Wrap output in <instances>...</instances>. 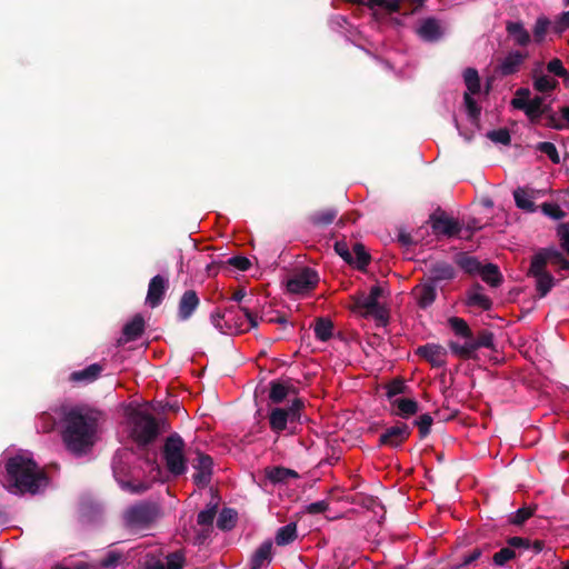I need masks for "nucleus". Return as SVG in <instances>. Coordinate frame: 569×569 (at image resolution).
Returning a JSON list of instances; mask_svg holds the SVG:
<instances>
[{
    "label": "nucleus",
    "mask_w": 569,
    "mask_h": 569,
    "mask_svg": "<svg viewBox=\"0 0 569 569\" xmlns=\"http://www.w3.org/2000/svg\"><path fill=\"white\" fill-rule=\"evenodd\" d=\"M99 412L89 408L76 407L64 416L63 441L72 453L82 455L94 443Z\"/></svg>",
    "instance_id": "obj_1"
},
{
    "label": "nucleus",
    "mask_w": 569,
    "mask_h": 569,
    "mask_svg": "<svg viewBox=\"0 0 569 569\" xmlns=\"http://www.w3.org/2000/svg\"><path fill=\"white\" fill-rule=\"evenodd\" d=\"M6 487L12 493L36 495L48 486L49 479L34 460L14 456L6 462Z\"/></svg>",
    "instance_id": "obj_2"
},
{
    "label": "nucleus",
    "mask_w": 569,
    "mask_h": 569,
    "mask_svg": "<svg viewBox=\"0 0 569 569\" xmlns=\"http://www.w3.org/2000/svg\"><path fill=\"white\" fill-rule=\"evenodd\" d=\"M559 267L566 263L562 253L553 248L540 249L531 259L528 276L536 280V290L540 298L546 297L555 286V278L547 271V264Z\"/></svg>",
    "instance_id": "obj_3"
},
{
    "label": "nucleus",
    "mask_w": 569,
    "mask_h": 569,
    "mask_svg": "<svg viewBox=\"0 0 569 569\" xmlns=\"http://www.w3.org/2000/svg\"><path fill=\"white\" fill-rule=\"evenodd\" d=\"M131 436L138 447L144 448L156 441L162 430L166 431L168 426L163 419H156L152 415L136 410L131 415Z\"/></svg>",
    "instance_id": "obj_4"
},
{
    "label": "nucleus",
    "mask_w": 569,
    "mask_h": 569,
    "mask_svg": "<svg viewBox=\"0 0 569 569\" xmlns=\"http://www.w3.org/2000/svg\"><path fill=\"white\" fill-rule=\"evenodd\" d=\"M303 408V400L297 398L287 408L276 407L271 409L269 412L270 429L277 435L284 430H288L290 435H295L297 427L302 423Z\"/></svg>",
    "instance_id": "obj_5"
},
{
    "label": "nucleus",
    "mask_w": 569,
    "mask_h": 569,
    "mask_svg": "<svg viewBox=\"0 0 569 569\" xmlns=\"http://www.w3.org/2000/svg\"><path fill=\"white\" fill-rule=\"evenodd\" d=\"M159 515L160 508L157 503L142 501L126 509L123 512V523L131 532L139 533L150 529Z\"/></svg>",
    "instance_id": "obj_6"
},
{
    "label": "nucleus",
    "mask_w": 569,
    "mask_h": 569,
    "mask_svg": "<svg viewBox=\"0 0 569 569\" xmlns=\"http://www.w3.org/2000/svg\"><path fill=\"white\" fill-rule=\"evenodd\" d=\"M239 310L243 312L246 321H236L234 325H231V321L233 320L231 318L233 315V308H227L224 312H220L219 310L212 312L210 316L211 323L220 332L227 335L242 333L258 327L257 317L249 308L239 307Z\"/></svg>",
    "instance_id": "obj_7"
},
{
    "label": "nucleus",
    "mask_w": 569,
    "mask_h": 569,
    "mask_svg": "<svg viewBox=\"0 0 569 569\" xmlns=\"http://www.w3.org/2000/svg\"><path fill=\"white\" fill-rule=\"evenodd\" d=\"M186 443L178 433L170 435L162 447V458L167 470L174 477L187 472Z\"/></svg>",
    "instance_id": "obj_8"
},
{
    "label": "nucleus",
    "mask_w": 569,
    "mask_h": 569,
    "mask_svg": "<svg viewBox=\"0 0 569 569\" xmlns=\"http://www.w3.org/2000/svg\"><path fill=\"white\" fill-rule=\"evenodd\" d=\"M451 353L462 360L476 359L477 350L480 348H495V335L489 330H481L477 337L472 335L469 341L460 345L456 341L448 343Z\"/></svg>",
    "instance_id": "obj_9"
},
{
    "label": "nucleus",
    "mask_w": 569,
    "mask_h": 569,
    "mask_svg": "<svg viewBox=\"0 0 569 569\" xmlns=\"http://www.w3.org/2000/svg\"><path fill=\"white\" fill-rule=\"evenodd\" d=\"M318 282V272L309 267H305L288 279L287 289L291 293L305 295L313 290Z\"/></svg>",
    "instance_id": "obj_10"
},
{
    "label": "nucleus",
    "mask_w": 569,
    "mask_h": 569,
    "mask_svg": "<svg viewBox=\"0 0 569 569\" xmlns=\"http://www.w3.org/2000/svg\"><path fill=\"white\" fill-rule=\"evenodd\" d=\"M431 229L437 236L456 237L462 230L458 220L448 217L443 211H438L429 217Z\"/></svg>",
    "instance_id": "obj_11"
},
{
    "label": "nucleus",
    "mask_w": 569,
    "mask_h": 569,
    "mask_svg": "<svg viewBox=\"0 0 569 569\" xmlns=\"http://www.w3.org/2000/svg\"><path fill=\"white\" fill-rule=\"evenodd\" d=\"M423 277L438 288H442V282L447 283L456 278V270L451 263L438 260L429 264Z\"/></svg>",
    "instance_id": "obj_12"
},
{
    "label": "nucleus",
    "mask_w": 569,
    "mask_h": 569,
    "mask_svg": "<svg viewBox=\"0 0 569 569\" xmlns=\"http://www.w3.org/2000/svg\"><path fill=\"white\" fill-rule=\"evenodd\" d=\"M196 473L192 479L199 488H206L210 485L213 473V459L203 452L198 451V457L193 461Z\"/></svg>",
    "instance_id": "obj_13"
},
{
    "label": "nucleus",
    "mask_w": 569,
    "mask_h": 569,
    "mask_svg": "<svg viewBox=\"0 0 569 569\" xmlns=\"http://www.w3.org/2000/svg\"><path fill=\"white\" fill-rule=\"evenodd\" d=\"M411 435V429L405 422L387 428L379 437L380 446H388L391 448L400 447Z\"/></svg>",
    "instance_id": "obj_14"
},
{
    "label": "nucleus",
    "mask_w": 569,
    "mask_h": 569,
    "mask_svg": "<svg viewBox=\"0 0 569 569\" xmlns=\"http://www.w3.org/2000/svg\"><path fill=\"white\" fill-rule=\"evenodd\" d=\"M168 288V279L160 274L152 277L148 286L146 303L152 309L159 307L164 299Z\"/></svg>",
    "instance_id": "obj_15"
},
{
    "label": "nucleus",
    "mask_w": 569,
    "mask_h": 569,
    "mask_svg": "<svg viewBox=\"0 0 569 569\" xmlns=\"http://www.w3.org/2000/svg\"><path fill=\"white\" fill-rule=\"evenodd\" d=\"M437 286L428 281L425 277L420 283L412 289V295L419 308L427 309L437 299Z\"/></svg>",
    "instance_id": "obj_16"
},
{
    "label": "nucleus",
    "mask_w": 569,
    "mask_h": 569,
    "mask_svg": "<svg viewBox=\"0 0 569 569\" xmlns=\"http://www.w3.org/2000/svg\"><path fill=\"white\" fill-rule=\"evenodd\" d=\"M416 353L435 368H441L446 365L447 350L440 345L426 343L419 346Z\"/></svg>",
    "instance_id": "obj_17"
},
{
    "label": "nucleus",
    "mask_w": 569,
    "mask_h": 569,
    "mask_svg": "<svg viewBox=\"0 0 569 569\" xmlns=\"http://www.w3.org/2000/svg\"><path fill=\"white\" fill-rule=\"evenodd\" d=\"M146 321L142 315L137 313L134 317L124 325L122 329V338L118 340L119 345H123L130 341H136L144 332Z\"/></svg>",
    "instance_id": "obj_18"
},
{
    "label": "nucleus",
    "mask_w": 569,
    "mask_h": 569,
    "mask_svg": "<svg viewBox=\"0 0 569 569\" xmlns=\"http://www.w3.org/2000/svg\"><path fill=\"white\" fill-rule=\"evenodd\" d=\"M526 59L527 53L511 51L500 61L496 71L502 77L513 74L519 70Z\"/></svg>",
    "instance_id": "obj_19"
},
{
    "label": "nucleus",
    "mask_w": 569,
    "mask_h": 569,
    "mask_svg": "<svg viewBox=\"0 0 569 569\" xmlns=\"http://www.w3.org/2000/svg\"><path fill=\"white\" fill-rule=\"evenodd\" d=\"M417 33L426 42H437L443 36L441 26L436 18L425 19L417 29Z\"/></svg>",
    "instance_id": "obj_20"
},
{
    "label": "nucleus",
    "mask_w": 569,
    "mask_h": 569,
    "mask_svg": "<svg viewBox=\"0 0 569 569\" xmlns=\"http://www.w3.org/2000/svg\"><path fill=\"white\" fill-rule=\"evenodd\" d=\"M200 300L194 290H187L180 298L178 306V318L181 321L188 320L199 307Z\"/></svg>",
    "instance_id": "obj_21"
},
{
    "label": "nucleus",
    "mask_w": 569,
    "mask_h": 569,
    "mask_svg": "<svg viewBox=\"0 0 569 569\" xmlns=\"http://www.w3.org/2000/svg\"><path fill=\"white\" fill-rule=\"evenodd\" d=\"M269 399L272 403H281L289 395H297V388L289 381L271 380Z\"/></svg>",
    "instance_id": "obj_22"
},
{
    "label": "nucleus",
    "mask_w": 569,
    "mask_h": 569,
    "mask_svg": "<svg viewBox=\"0 0 569 569\" xmlns=\"http://www.w3.org/2000/svg\"><path fill=\"white\" fill-rule=\"evenodd\" d=\"M102 371V365L92 363L84 369L71 372L69 376V380L73 383L88 385L96 381L100 377Z\"/></svg>",
    "instance_id": "obj_23"
},
{
    "label": "nucleus",
    "mask_w": 569,
    "mask_h": 569,
    "mask_svg": "<svg viewBox=\"0 0 569 569\" xmlns=\"http://www.w3.org/2000/svg\"><path fill=\"white\" fill-rule=\"evenodd\" d=\"M218 511V505H208L207 509L200 511L197 516V523L203 527L201 533L198 536V539L202 542L208 538L209 533L212 531L213 520L216 518Z\"/></svg>",
    "instance_id": "obj_24"
},
{
    "label": "nucleus",
    "mask_w": 569,
    "mask_h": 569,
    "mask_svg": "<svg viewBox=\"0 0 569 569\" xmlns=\"http://www.w3.org/2000/svg\"><path fill=\"white\" fill-rule=\"evenodd\" d=\"M264 476L272 483H288L290 479L300 477L296 470L282 466L267 467Z\"/></svg>",
    "instance_id": "obj_25"
},
{
    "label": "nucleus",
    "mask_w": 569,
    "mask_h": 569,
    "mask_svg": "<svg viewBox=\"0 0 569 569\" xmlns=\"http://www.w3.org/2000/svg\"><path fill=\"white\" fill-rule=\"evenodd\" d=\"M506 31L516 46L526 47L530 43V34L520 21H507Z\"/></svg>",
    "instance_id": "obj_26"
},
{
    "label": "nucleus",
    "mask_w": 569,
    "mask_h": 569,
    "mask_svg": "<svg viewBox=\"0 0 569 569\" xmlns=\"http://www.w3.org/2000/svg\"><path fill=\"white\" fill-rule=\"evenodd\" d=\"M391 407L396 409L392 415L402 419H408L419 411V403L409 398H396L391 401Z\"/></svg>",
    "instance_id": "obj_27"
},
{
    "label": "nucleus",
    "mask_w": 569,
    "mask_h": 569,
    "mask_svg": "<svg viewBox=\"0 0 569 569\" xmlns=\"http://www.w3.org/2000/svg\"><path fill=\"white\" fill-rule=\"evenodd\" d=\"M382 293L383 289L379 284L372 286L368 296L361 295L355 298V309L359 313L367 309H372V307L380 305L378 300Z\"/></svg>",
    "instance_id": "obj_28"
},
{
    "label": "nucleus",
    "mask_w": 569,
    "mask_h": 569,
    "mask_svg": "<svg viewBox=\"0 0 569 569\" xmlns=\"http://www.w3.org/2000/svg\"><path fill=\"white\" fill-rule=\"evenodd\" d=\"M482 287L477 283L467 292L466 305L469 307H478L485 311H488L492 308V301L489 297L482 295L480 292Z\"/></svg>",
    "instance_id": "obj_29"
},
{
    "label": "nucleus",
    "mask_w": 569,
    "mask_h": 569,
    "mask_svg": "<svg viewBox=\"0 0 569 569\" xmlns=\"http://www.w3.org/2000/svg\"><path fill=\"white\" fill-rule=\"evenodd\" d=\"M478 274L482 280L491 287H499L503 280L502 274L497 264L488 262L482 264Z\"/></svg>",
    "instance_id": "obj_30"
},
{
    "label": "nucleus",
    "mask_w": 569,
    "mask_h": 569,
    "mask_svg": "<svg viewBox=\"0 0 569 569\" xmlns=\"http://www.w3.org/2000/svg\"><path fill=\"white\" fill-rule=\"evenodd\" d=\"M510 104L512 108L521 110L525 112V114L528 117L530 122L532 123H539L541 120L540 111L541 108L538 106H535L530 101H521L520 99H512Z\"/></svg>",
    "instance_id": "obj_31"
},
{
    "label": "nucleus",
    "mask_w": 569,
    "mask_h": 569,
    "mask_svg": "<svg viewBox=\"0 0 569 569\" xmlns=\"http://www.w3.org/2000/svg\"><path fill=\"white\" fill-rule=\"evenodd\" d=\"M272 542H262L251 558V569H260L266 561L271 560Z\"/></svg>",
    "instance_id": "obj_32"
},
{
    "label": "nucleus",
    "mask_w": 569,
    "mask_h": 569,
    "mask_svg": "<svg viewBox=\"0 0 569 569\" xmlns=\"http://www.w3.org/2000/svg\"><path fill=\"white\" fill-rule=\"evenodd\" d=\"M456 263L468 274H478L482 263L466 252L456 256Z\"/></svg>",
    "instance_id": "obj_33"
},
{
    "label": "nucleus",
    "mask_w": 569,
    "mask_h": 569,
    "mask_svg": "<svg viewBox=\"0 0 569 569\" xmlns=\"http://www.w3.org/2000/svg\"><path fill=\"white\" fill-rule=\"evenodd\" d=\"M313 330L316 338L322 342H326L333 335V322L329 318H317L315 321Z\"/></svg>",
    "instance_id": "obj_34"
},
{
    "label": "nucleus",
    "mask_w": 569,
    "mask_h": 569,
    "mask_svg": "<svg viewBox=\"0 0 569 569\" xmlns=\"http://www.w3.org/2000/svg\"><path fill=\"white\" fill-rule=\"evenodd\" d=\"M338 216V210L335 208H327L309 216V221L316 227H326L333 222Z\"/></svg>",
    "instance_id": "obj_35"
},
{
    "label": "nucleus",
    "mask_w": 569,
    "mask_h": 569,
    "mask_svg": "<svg viewBox=\"0 0 569 569\" xmlns=\"http://www.w3.org/2000/svg\"><path fill=\"white\" fill-rule=\"evenodd\" d=\"M489 550V543H483L482 546L475 547L469 552L462 556L461 562L456 568L461 569L463 567L475 565L479 559L482 558L485 553L488 555Z\"/></svg>",
    "instance_id": "obj_36"
},
{
    "label": "nucleus",
    "mask_w": 569,
    "mask_h": 569,
    "mask_svg": "<svg viewBox=\"0 0 569 569\" xmlns=\"http://www.w3.org/2000/svg\"><path fill=\"white\" fill-rule=\"evenodd\" d=\"M238 519V513L232 508H223L217 520V527L222 531H229L234 528Z\"/></svg>",
    "instance_id": "obj_37"
},
{
    "label": "nucleus",
    "mask_w": 569,
    "mask_h": 569,
    "mask_svg": "<svg viewBox=\"0 0 569 569\" xmlns=\"http://www.w3.org/2000/svg\"><path fill=\"white\" fill-rule=\"evenodd\" d=\"M297 538V525L290 522L278 529L276 535V543L278 546H287L295 541Z\"/></svg>",
    "instance_id": "obj_38"
},
{
    "label": "nucleus",
    "mask_w": 569,
    "mask_h": 569,
    "mask_svg": "<svg viewBox=\"0 0 569 569\" xmlns=\"http://www.w3.org/2000/svg\"><path fill=\"white\" fill-rule=\"evenodd\" d=\"M360 316L363 318H373L378 326H387L389 322V311L383 305H378L372 307V309H367L360 312Z\"/></svg>",
    "instance_id": "obj_39"
},
{
    "label": "nucleus",
    "mask_w": 569,
    "mask_h": 569,
    "mask_svg": "<svg viewBox=\"0 0 569 569\" xmlns=\"http://www.w3.org/2000/svg\"><path fill=\"white\" fill-rule=\"evenodd\" d=\"M448 323L451 330L457 336L465 338L466 341H469L472 338L473 332L465 319L459 317H451L448 319Z\"/></svg>",
    "instance_id": "obj_40"
},
{
    "label": "nucleus",
    "mask_w": 569,
    "mask_h": 569,
    "mask_svg": "<svg viewBox=\"0 0 569 569\" xmlns=\"http://www.w3.org/2000/svg\"><path fill=\"white\" fill-rule=\"evenodd\" d=\"M352 250L355 252L353 264L360 271H365L371 261L370 253L366 250V247L361 242H355Z\"/></svg>",
    "instance_id": "obj_41"
},
{
    "label": "nucleus",
    "mask_w": 569,
    "mask_h": 569,
    "mask_svg": "<svg viewBox=\"0 0 569 569\" xmlns=\"http://www.w3.org/2000/svg\"><path fill=\"white\" fill-rule=\"evenodd\" d=\"M463 80L468 90L466 93L477 94L480 92V78L475 68H467L463 71Z\"/></svg>",
    "instance_id": "obj_42"
},
{
    "label": "nucleus",
    "mask_w": 569,
    "mask_h": 569,
    "mask_svg": "<svg viewBox=\"0 0 569 569\" xmlns=\"http://www.w3.org/2000/svg\"><path fill=\"white\" fill-rule=\"evenodd\" d=\"M513 198L516 206L527 212H535V202L528 197L522 188H518L513 191Z\"/></svg>",
    "instance_id": "obj_43"
},
{
    "label": "nucleus",
    "mask_w": 569,
    "mask_h": 569,
    "mask_svg": "<svg viewBox=\"0 0 569 569\" xmlns=\"http://www.w3.org/2000/svg\"><path fill=\"white\" fill-rule=\"evenodd\" d=\"M386 396L391 402L396 396L407 393L409 388L402 379H393L386 385Z\"/></svg>",
    "instance_id": "obj_44"
},
{
    "label": "nucleus",
    "mask_w": 569,
    "mask_h": 569,
    "mask_svg": "<svg viewBox=\"0 0 569 569\" xmlns=\"http://www.w3.org/2000/svg\"><path fill=\"white\" fill-rule=\"evenodd\" d=\"M123 559V555L117 550H110L107 555L100 560L98 569H116L120 561Z\"/></svg>",
    "instance_id": "obj_45"
},
{
    "label": "nucleus",
    "mask_w": 569,
    "mask_h": 569,
    "mask_svg": "<svg viewBox=\"0 0 569 569\" xmlns=\"http://www.w3.org/2000/svg\"><path fill=\"white\" fill-rule=\"evenodd\" d=\"M558 237L560 240L561 248L569 254V227L561 224L558 228ZM566 263H558L562 270H569V259L565 258Z\"/></svg>",
    "instance_id": "obj_46"
},
{
    "label": "nucleus",
    "mask_w": 569,
    "mask_h": 569,
    "mask_svg": "<svg viewBox=\"0 0 569 569\" xmlns=\"http://www.w3.org/2000/svg\"><path fill=\"white\" fill-rule=\"evenodd\" d=\"M487 138L495 143H500L503 146H509L511 143V136L507 128L491 130L487 133Z\"/></svg>",
    "instance_id": "obj_47"
},
{
    "label": "nucleus",
    "mask_w": 569,
    "mask_h": 569,
    "mask_svg": "<svg viewBox=\"0 0 569 569\" xmlns=\"http://www.w3.org/2000/svg\"><path fill=\"white\" fill-rule=\"evenodd\" d=\"M557 80L549 78L548 76L545 74L535 78L533 81L535 90L542 93L553 90L557 87Z\"/></svg>",
    "instance_id": "obj_48"
},
{
    "label": "nucleus",
    "mask_w": 569,
    "mask_h": 569,
    "mask_svg": "<svg viewBox=\"0 0 569 569\" xmlns=\"http://www.w3.org/2000/svg\"><path fill=\"white\" fill-rule=\"evenodd\" d=\"M366 6L370 9L380 8L388 13L399 12V6L395 0H367Z\"/></svg>",
    "instance_id": "obj_49"
},
{
    "label": "nucleus",
    "mask_w": 569,
    "mask_h": 569,
    "mask_svg": "<svg viewBox=\"0 0 569 569\" xmlns=\"http://www.w3.org/2000/svg\"><path fill=\"white\" fill-rule=\"evenodd\" d=\"M463 101L467 109L468 117L472 121H477L480 118L481 108L478 106L477 101L472 98V94L465 93Z\"/></svg>",
    "instance_id": "obj_50"
},
{
    "label": "nucleus",
    "mask_w": 569,
    "mask_h": 569,
    "mask_svg": "<svg viewBox=\"0 0 569 569\" xmlns=\"http://www.w3.org/2000/svg\"><path fill=\"white\" fill-rule=\"evenodd\" d=\"M186 563L184 553L182 551H174L166 557V569H182Z\"/></svg>",
    "instance_id": "obj_51"
},
{
    "label": "nucleus",
    "mask_w": 569,
    "mask_h": 569,
    "mask_svg": "<svg viewBox=\"0 0 569 569\" xmlns=\"http://www.w3.org/2000/svg\"><path fill=\"white\" fill-rule=\"evenodd\" d=\"M433 419L429 413H423L413 421V425L419 429V436L421 439L426 438L430 433Z\"/></svg>",
    "instance_id": "obj_52"
},
{
    "label": "nucleus",
    "mask_w": 569,
    "mask_h": 569,
    "mask_svg": "<svg viewBox=\"0 0 569 569\" xmlns=\"http://www.w3.org/2000/svg\"><path fill=\"white\" fill-rule=\"evenodd\" d=\"M536 149L538 151L545 153L551 160V162H553L556 164L560 163L559 153L557 151L556 146L552 142H548V141L539 142L536 146Z\"/></svg>",
    "instance_id": "obj_53"
},
{
    "label": "nucleus",
    "mask_w": 569,
    "mask_h": 569,
    "mask_svg": "<svg viewBox=\"0 0 569 569\" xmlns=\"http://www.w3.org/2000/svg\"><path fill=\"white\" fill-rule=\"evenodd\" d=\"M549 26L550 20L547 17L542 16L536 20L533 27V38L537 42H541L545 39Z\"/></svg>",
    "instance_id": "obj_54"
},
{
    "label": "nucleus",
    "mask_w": 569,
    "mask_h": 569,
    "mask_svg": "<svg viewBox=\"0 0 569 569\" xmlns=\"http://www.w3.org/2000/svg\"><path fill=\"white\" fill-rule=\"evenodd\" d=\"M513 558H516L515 550L510 547H505L493 555L492 560L496 566L502 567Z\"/></svg>",
    "instance_id": "obj_55"
},
{
    "label": "nucleus",
    "mask_w": 569,
    "mask_h": 569,
    "mask_svg": "<svg viewBox=\"0 0 569 569\" xmlns=\"http://www.w3.org/2000/svg\"><path fill=\"white\" fill-rule=\"evenodd\" d=\"M335 251L337 252L338 256H340L343 259L345 262H347L350 266L353 264L355 258L350 252L346 241H336Z\"/></svg>",
    "instance_id": "obj_56"
},
{
    "label": "nucleus",
    "mask_w": 569,
    "mask_h": 569,
    "mask_svg": "<svg viewBox=\"0 0 569 569\" xmlns=\"http://www.w3.org/2000/svg\"><path fill=\"white\" fill-rule=\"evenodd\" d=\"M541 210L546 216L552 219H561L565 217L562 209L553 202H543L541 204Z\"/></svg>",
    "instance_id": "obj_57"
},
{
    "label": "nucleus",
    "mask_w": 569,
    "mask_h": 569,
    "mask_svg": "<svg viewBox=\"0 0 569 569\" xmlns=\"http://www.w3.org/2000/svg\"><path fill=\"white\" fill-rule=\"evenodd\" d=\"M226 263L240 271H247L251 267L250 260L242 256L231 257L226 261Z\"/></svg>",
    "instance_id": "obj_58"
},
{
    "label": "nucleus",
    "mask_w": 569,
    "mask_h": 569,
    "mask_svg": "<svg viewBox=\"0 0 569 569\" xmlns=\"http://www.w3.org/2000/svg\"><path fill=\"white\" fill-rule=\"evenodd\" d=\"M547 70L550 73H553L555 76L560 77V78H561V76L567 74V70L565 69L562 61L558 58H555L548 62Z\"/></svg>",
    "instance_id": "obj_59"
},
{
    "label": "nucleus",
    "mask_w": 569,
    "mask_h": 569,
    "mask_svg": "<svg viewBox=\"0 0 569 569\" xmlns=\"http://www.w3.org/2000/svg\"><path fill=\"white\" fill-rule=\"evenodd\" d=\"M532 516V511L531 509L529 508H520L518 509L512 518H511V522L513 525H517V526H520L522 525L526 520H528L530 517Z\"/></svg>",
    "instance_id": "obj_60"
},
{
    "label": "nucleus",
    "mask_w": 569,
    "mask_h": 569,
    "mask_svg": "<svg viewBox=\"0 0 569 569\" xmlns=\"http://www.w3.org/2000/svg\"><path fill=\"white\" fill-rule=\"evenodd\" d=\"M329 508V502L327 500H320L312 502L306 507V511L310 515H318L327 511Z\"/></svg>",
    "instance_id": "obj_61"
},
{
    "label": "nucleus",
    "mask_w": 569,
    "mask_h": 569,
    "mask_svg": "<svg viewBox=\"0 0 569 569\" xmlns=\"http://www.w3.org/2000/svg\"><path fill=\"white\" fill-rule=\"evenodd\" d=\"M569 28V11L562 12L553 26V31L561 34Z\"/></svg>",
    "instance_id": "obj_62"
},
{
    "label": "nucleus",
    "mask_w": 569,
    "mask_h": 569,
    "mask_svg": "<svg viewBox=\"0 0 569 569\" xmlns=\"http://www.w3.org/2000/svg\"><path fill=\"white\" fill-rule=\"evenodd\" d=\"M508 545L510 548H530V541L529 539L522 538V537H511L508 539Z\"/></svg>",
    "instance_id": "obj_63"
},
{
    "label": "nucleus",
    "mask_w": 569,
    "mask_h": 569,
    "mask_svg": "<svg viewBox=\"0 0 569 569\" xmlns=\"http://www.w3.org/2000/svg\"><path fill=\"white\" fill-rule=\"evenodd\" d=\"M545 126L548 128H551V129H556V130H562L566 128V124L561 120H559L556 117V114L546 116Z\"/></svg>",
    "instance_id": "obj_64"
}]
</instances>
